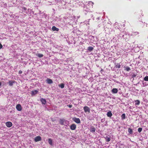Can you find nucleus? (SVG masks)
Masks as SVG:
<instances>
[{"label":"nucleus","instance_id":"nucleus-1","mask_svg":"<svg viewBox=\"0 0 148 148\" xmlns=\"http://www.w3.org/2000/svg\"><path fill=\"white\" fill-rule=\"evenodd\" d=\"M41 140V138L40 136H38L35 137L34 138V141L36 142H37Z\"/></svg>","mask_w":148,"mask_h":148},{"label":"nucleus","instance_id":"nucleus-2","mask_svg":"<svg viewBox=\"0 0 148 148\" xmlns=\"http://www.w3.org/2000/svg\"><path fill=\"white\" fill-rule=\"evenodd\" d=\"M16 108L18 111H21L22 110V107L20 104H18L16 106Z\"/></svg>","mask_w":148,"mask_h":148},{"label":"nucleus","instance_id":"nucleus-3","mask_svg":"<svg viewBox=\"0 0 148 148\" xmlns=\"http://www.w3.org/2000/svg\"><path fill=\"white\" fill-rule=\"evenodd\" d=\"M5 124L7 127H11L12 125V123L10 122H7Z\"/></svg>","mask_w":148,"mask_h":148},{"label":"nucleus","instance_id":"nucleus-4","mask_svg":"<svg viewBox=\"0 0 148 148\" xmlns=\"http://www.w3.org/2000/svg\"><path fill=\"white\" fill-rule=\"evenodd\" d=\"M84 109L85 112H90V108L88 106H84Z\"/></svg>","mask_w":148,"mask_h":148},{"label":"nucleus","instance_id":"nucleus-5","mask_svg":"<svg viewBox=\"0 0 148 148\" xmlns=\"http://www.w3.org/2000/svg\"><path fill=\"white\" fill-rule=\"evenodd\" d=\"M76 128V125L75 124H72L70 126V129L72 130H75Z\"/></svg>","mask_w":148,"mask_h":148},{"label":"nucleus","instance_id":"nucleus-6","mask_svg":"<svg viewBox=\"0 0 148 148\" xmlns=\"http://www.w3.org/2000/svg\"><path fill=\"white\" fill-rule=\"evenodd\" d=\"M46 81L47 83L48 84H51L53 83L52 80L50 79L47 78Z\"/></svg>","mask_w":148,"mask_h":148},{"label":"nucleus","instance_id":"nucleus-7","mask_svg":"<svg viewBox=\"0 0 148 148\" xmlns=\"http://www.w3.org/2000/svg\"><path fill=\"white\" fill-rule=\"evenodd\" d=\"M73 120L74 121L77 123H80V121L79 118H75Z\"/></svg>","mask_w":148,"mask_h":148},{"label":"nucleus","instance_id":"nucleus-8","mask_svg":"<svg viewBox=\"0 0 148 148\" xmlns=\"http://www.w3.org/2000/svg\"><path fill=\"white\" fill-rule=\"evenodd\" d=\"M118 91V89L116 88H114L112 90V92L113 94L116 93Z\"/></svg>","mask_w":148,"mask_h":148},{"label":"nucleus","instance_id":"nucleus-9","mask_svg":"<svg viewBox=\"0 0 148 148\" xmlns=\"http://www.w3.org/2000/svg\"><path fill=\"white\" fill-rule=\"evenodd\" d=\"M112 115V113L110 111H109V112H108L107 114V116L109 117H111Z\"/></svg>","mask_w":148,"mask_h":148},{"label":"nucleus","instance_id":"nucleus-10","mask_svg":"<svg viewBox=\"0 0 148 148\" xmlns=\"http://www.w3.org/2000/svg\"><path fill=\"white\" fill-rule=\"evenodd\" d=\"M65 120L64 119H60L59 120V123L60 124L63 125L64 124Z\"/></svg>","mask_w":148,"mask_h":148},{"label":"nucleus","instance_id":"nucleus-11","mask_svg":"<svg viewBox=\"0 0 148 148\" xmlns=\"http://www.w3.org/2000/svg\"><path fill=\"white\" fill-rule=\"evenodd\" d=\"M40 101L42 103V104H44V105L46 103V100L43 98H41L40 99Z\"/></svg>","mask_w":148,"mask_h":148},{"label":"nucleus","instance_id":"nucleus-12","mask_svg":"<svg viewBox=\"0 0 148 148\" xmlns=\"http://www.w3.org/2000/svg\"><path fill=\"white\" fill-rule=\"evenodd\" d=\"M52 29L53 31H58L59 30V29L56 27L55 26H53L52 27Z\"/></svg>","mask_w":148,"mask_h":148},{"label":"nucleus","instance_id":"nucleus-13","mask_svg":"<svg viewBox=\"0 0 148 148\" xmlns=\"http://www.w3.org/2000/svg\"><path fill=\"white\" fill-rule=\"evenodd\" d=\"M38 92V91L37 90H35L34 91H32L31 92V95L32 96H33L37 94Z\"/></svg>","mask_w":148,"mask_h":148},{"label":"nucleus","instance_id":"nucleus-14","mask_svg":"<svg viewBox=\"0 0 148 148\" xmlns=\"http://www.w3.org/2000/svg\"><path fill=\"white\" fill-rule=\"evenodd\" d=\"M48 143L49 144L51 145H52V139L51 138H49L48 139Z\"/></svg>","mask_w":148,"mask_h":148},{"label":"nucleus","instance_id":"nucleus-15","mask_svg":"<svg viewBox=\"0 0 148 148\" xmlns=\"http://www.w3.org/2000/svg\"><path fill=\"white\" fill-rule=\"evenodd\" d=\"M93 49V47L91 46L89 47L88 48V50L90 51H92Z\"/></svg>","mask_w":148,"mask_h":148},{"label":"nucleus","instance_id":"nucleus-16","mask_svg":"<svg viewBox=\"0 0 148 148\" xmlns=\"http://www.w3.org/2000/svg\"><path fill=\"white\" fill-rule=\"evenodd\" d=\"M105 138L106 139V141L107 142H109L111 140V138L110 137H109L108 136H106V137H105Z\"/></svg>","mask_w":148,"mask_h":148},{"label":"nucleus","instance_id":"nucleus-17","mask_svg":"<svg viewBox=\"0 0 148 148\" xmlns=\"http://www.w3.org/2000/svg\"><path fill=\"white\" fill-rule=\"evenodd\" d=\"M14 83V82L12 80L8 82L10 86H12L13 85V83Z\"/></svg>","mask_w":148,"mask_h":148},{"label":"nucleus","instance_id":"nucleus-18","mask_svg":"<svg viewBox=\"0 0 148 148\" xmlns=\"http://www.w3.org/2000/svg\"><path fill=\"white\" fill-rule=\"evenodd\" d=\"M90 130L91 132H94L95 131V128L94 127H92L90 129Z\"/></svg>","mask_w":148,"mask_h":148},{"label":"nucleus","instance_id":"nucleus-19","mask_svg":"<svg viewBox=\"0 0 148 148\" xmlns=\"http://www.w3.org/2000/svg\"><path fill=\"white\" fill-rule=\"evenodd\" d=\"M128 132L130 134H132L133 133L132 130L130 128L128 129Z\"/></svg>","mask_w":148,"mask_h":148},{"label":"nucleus","instance_id":"nucleus-20","mask_svg":"<svg viewBox=\"0 0 148 148\" xmlns=\"http://www.w3.org/2000/svg\"><path fill=\"white\" fill-rule=\"evenodd\" d=\"M36 56H37L39 58H41L43 56V55L42 54L38 53L36 54Z\"/></svg>","mask_w":148,"mask_h":148},{"label":"nucleus","instance_id":"nucleus-21","mask_svg":"<svg viewBox=\"0 0 148 148\" xmlns=\"http://www.w3.org/2000/svg\"><path fill=\"white\" fill-rule=\"evenodd\" d=\"M135 104L137 105H139L140 103V101L138 100H136L135 101Z\"/></svg>","mask_w":148,"mask_h":148},{"label":"nucleus","instance_id":"nucleus-22","mask_svg":"<svg viewBox=\"0 0 148 148\" xmlns=\"http://www.w3.org/2000/svg\"><path fill=\"white\" fill-rule=\"evenodd\" d=\"M58 86L62 88H63L64 87V84L62 83L58 85Z\"/></svg>","mask_w":148,"mask_h":148},{"label":"nucleus","instance_id":"nucleus-23","mask_svg":"<svg viewBox=\"0 0 148 148\" xmlns=\"http://www.w3.org/2000/svg\"><path fill=\"white\" fill-rule=\"evenodd\" d=\"M121 117L123 119H124L125 118V114H123L121 116Z\"/></svg>","mask_w":148,"mask_h":148},{"label":"nucleus","instance_id":"nucleus-24","mask_svg":"<svg viewBox=\"0 0 148 148\" xmlns=\"http://www.w3.org/2000/svg\"><path fill=\"white\" fill-rule=\"evenodd\" d=\"M144 80L146 81H148V76H146L144 78Z\"/></svg>","mask_w":148,"mask_h":148},{"label":"nucleus","instance_id":"nucleus-25","mask_svg":"<svg viewBox=\"0 0 148 148\" xmlns=\"http://www.w3.org/2000/svg\"><path fill=\"white\" fill-rule=\"evenodd\" d=\"M125 70L128 71H129L131 70V69L129 67H127L125 69Z\"/></svg>","mask_w":148,"mask_h":148},{"label":"nucleus","instance_id":"nucleus-26","mask_svg":"<svg viewBox=\"0 0 148 148\" xmlns=\"http://www.w3.org/2000/svg\"><path fill=\"white\" fill-rule=\"evenodd\" d=\"M142 128L141 127H139L138 129V131L140 133L142 131Z\"/></svg>","mask_w":148,"mask_h":148},{"label":"nucleus","instance_id":"nucleus-27","mask_svg":"<svg viewBox=\"0 0 148 148\" xmlns=\"http://www.w3.org/2000/svg\"><path fill=\"white\" fill-rule=\"evenodd\" d=\"M121 65L119 64H117L116 65V67L117 68H120Z\"/></svg>","mask_w":148,"mask_h":148},{"label":"nucleus","instance_id":"nucleus-28","mask_svg":"<svg viewBox=\"0 0 148 148\" xmlns=\"http://www.w3.org/2000/svg\"><path fill=\"white\" fill-rule=\"evenodd\" d=\"M88 4L90 5H92V7L93 5L94 4V3L93 2H92V1H90L88 3Z\"/></svg>","mask_w":148,"mask_h":148},{"label":"nucleus","instance_id":"nucleus-29","mask_svg":"<svg viewBox=\"0 0 148 148\" xmlns=\"http://www.w3.org/2000/svg\"><path fill=\"white\" fill-rule=\"evenodd\" d=\"M136 74H133V75H132V78H134L135 77H136Z\"/></svg>","mask_w":148,"mask_h":148},{"label":"nucleus","instance_id":"nucleus-30","mask_svg":"<svg viewBox=\"0 0 148 148\" xmlns=\"http://www.w3.org/2000/svg\"><path fill=\"white\" fill-rule=\"evenodd\" d=\"M67 106H68L69 108H71L72 107V106L71 105L69 104Z\"/></svg>","mask_w":148,"mask_h":148},{"label":"nucleus","instance_id":"nucleus-31","mask_svg":"<svg viewBox=\"0 0 148 148\" xmlns=\"http://www.w3.org/2000/svg\"><path fill=\"white\" fill-rule=\"evenodd\" d=\"M18 73L19 74H21L22 73V72L20 70L19 71Z\"/></svg>","mask_w":148,"mask_h":148},{"label":"nucleus","instance_id":"nucleus-32","mask_svg":"<svg viewBox=\"0 0 148 148\" xmlns=\"http://www.w3.org/2000/svg\"><path fill=\"white\" fill-rule=\"evenodd\" d=\"M23 9L24 10H27L26 8L25 7H23Z\"/></svg>","mask_w":148,"mask_h":148},{"label":"nucleus","instance_id":"nucleus-33","mask_svg":"<svg viewBox=\"0 0 148 148\" xmlns=\"http://www.w3.org/2000/svg\"><path fill=\"white\" fill-rule=\"evenodd\" d=\"M2 47H3V46H2V45H1V44H0V49L2 48Z\"/></svg>","mask_w":148,"mask_h":148},{"label":"nucleus","instance_id":"nucleus-34","mask_svg":"<svg viewBox=\"0 0 148 148\" xmlns=\"http://www.w3.org/2000/svg\"><path fill=\"white\" fill-rule=\"evenodd\" d=\"M97 20H99V17L97 18Z\"/></svg>","mask_w":148,"mask_h":148},{"label":"nucleus","instance_id":"nucleus-35","mask_svg":"<svg viewBox=\"0 0 148 148\" xmlns=\"http://www.w3.org/2000/svg\"><path fill=\"white\" fill-rule=\"evenodd\" d=\"M1 82H0V86H1Z\"/></svg>","mask_w":148,"mask_h":148},{"label":"nucleus","instance_id":"nucleus-36","mask_svg":"<svg viewBox=\"0 0 148 148\" xmlns=\"http://www.w3.org/2000/svg\"><path fill=\"white\" fill-rule=\"evenodd\" d=\"M102 70H103V69H102L101 70V71H102Z\"/></svg>","mask_w":148,"mask_h":148}]
</instances>
